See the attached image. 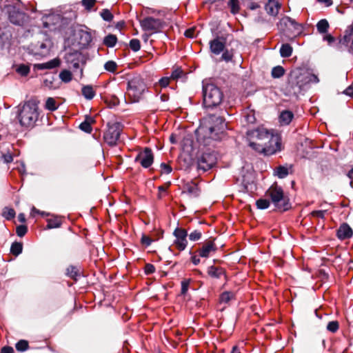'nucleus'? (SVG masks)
I'll list each match as a JSON object with an SVG mask.
<instances>
[{"label": "nucleus", "instance_id": "obj_14", "mask_svg": "<svg viewBox=\"0 0 353 353\" xmlns=\"http://www.w3.org/2000/svg\"><path fill=\"white\" fill-rule=\"evenodd\" d=\"M173 234L176 237L174 244L176 245L178 249H179L180 250H185L188 243L187 231L184 229L177 228L175 229Z\"/></svg>", "mask_w": 353, "mask_h": 353}, {"label": "nucleus", "instance_id": "obj_8", "mask_svg": "<svg viewBox=\"0 0 353 353\" xmlns=\"http://www.w3.org/2000/svg\"><path fill=\"white\" fill-rule=\"evenodd\" d=\"M279 29L288 38H293L302 31V26L289 17H284L277 24Z\"/></svg>", "mask_w": 353, "mask_h": 353}, {"label": "nucleus", "instance_id": "obj_46", "mask_svg": "<svg viewBox=\"0 0 353 353\" xmlns=\"http://www.w3.org/2000/svg\"><path fill=\"white\" fill-rule=\"evenodd\" d=\"M201 232L199 230H194L189 234V239L192 241H196L201 239Z\"/></svg>", "mask_w": 353, "mask_h": 353}, {"label": "nucleus", "instance_id": "obj_35", "mask_svg": "<svg viewBox=\"0 0 353 353\" xmlns=\"http://www.w3.org/2000/svg\"><path fill=\"white\" fill-rule=\"evenodd\" d=\"M228 6L230 8V11L233 14H235L239 11V0H230L228 2Z\"/></svg>", "mask_w": 353, "mask_h": 353}, {"label": "nucleus", "instance_id": "obj_41", "mask_svg": "<svg viewBox=\"0 0 353 353\" xmlns=\"http://www.w3.org/2000/svg\"><path fill=\"white\" fill-rule=\"evenodd\" d=\"M46 108L50 111H54L57 108L55 100L53 98L49 97L47 99Z\"/></svg>", "mask_w": 353, "mask_h": 353}, {"label": "nucleus", "instance_id": "obj_12", "mask_svg": "<svg viewBox=\"0 0 353 353\" xmlns=\"http://www.w3.org/2000/svg\"><path fill=\"white\" fill-rule=\"evenodd\" d=\"M144 168H148L154 162V155L150 148H145L140 152L134 159Z\"/></svg>", "mask_w": 353, "mask_h": 353}, {"label": "nucleus", "instance_id": "obj_33", "mask_svg": "<svg viewBox=\"0 0 353 353\" xmlns=\"http://www.w3.org/2000/svg\"><path fill=\"white\" fill-rule=\"evenodd\" d=\"M60 79L64 83H69L72 80V73L68 70H63L59 73Z\"/></svg>", "mask_w": 353, "mask_h": 353}, {"label": "nucleus", "instance_id": "obj_53", "mask_svg": "<svg viewBox=\"0 0 353 353\" xmlns=\"http://www.w3.org/2000/svg\"><path fill=\"white\" fill-rule=\"evenodd\" d=\"M170 79V77H163L159 80V83L161 87L165 88L169 85Z\"/></svg>", "mask_w": 353, "mask_h": 353}, {"label": "nucleus", "instance_id": "obj_59", "mask_svg": "<svg viewBox=\"0 0 353 353\" xmlns=\"http://www.w3.org/2000/svg\"><path fill=\"white\" fill-rule=\"evenodd\" d=\"M184 34H185V36L186 37L194 38L195 37L194 29V28H190V29L185 30Z\"/></svg>", "mask_w": 353, "mask_h": 353}, {"label": "nucleus", "instance_id": "obj_56", "mask_svg": "<svg viewBox=\"0 0 353 353\" xmlns=\"http://www.w3.org/2000/svg\"><path fill=\"white\" fill-rule=\"evenodd\" d=\"M221 58L223 60L228 62L232 60V55L228 51H225L222 54Z\"/></svg>", "mask_w": 353, "mask_h": 353}, {"label": "nucleus", "instance_id": "obj_25", "mask_svg": "<svg viewBox=\"0 0 353 353\" xmlns=\"http://www.w3.org/2000/svg\"><path fill=\"white\" fill-rule=\"evenodd\" d=\"M81 92L83 96L88 100L92 99L95 96V92L90 85L83 86Z\"/></svg>", "mask_w": 353, "mask_h": 353}, {"label": "nucleus", "instance_id": "obj_4", "mask_svg": "<svg viewBox=\"0 0 353 353\" xmlns=\"http://www.w3.org/2000/svg\"><path fill=\"white\" fill-rule=\"evenodd\" d=\"M17 117L21 126L28 128L34 126L38 119V106L34 101H26L18 107Z\"/></svg>", "mask_w": 353, "mask_h": 353}, {"label": "nucleus", "instance_id": "obj_11", "mask_svg": "<svg viewBox=\"0 0 353 353\" xmlns=\"http://www.w3.org/2000/svg\"><path fill=\"white\" fill-rule=\"evenodd\" d=\"M142 29L150 32L151 34L159 32L164 26V23L159 19L152 17L144 18L140 21Z\"/></svg>", "mask_w": 353, "mask_h": 353}, {"label": "nucleus", "instance_id": "obj_27", "mask_svg": "<svg viewBox=\"0 0 353 353\" xmlns=\"http://www.w3.org/2000/svg\"><path fill=\"white\" fill-rule=\"evenodd\" d=\"M292 48L288 43L283 44L280 49V54L282 57L286 58L292 55Z\"/></svg>", "mask_w": 353, "mask_h": 353}, {"label": "nucleus", "instance_id": "obj_37", "mask_svg": "<svg viewBox=\"0 0 353 353\" xmlns=\"http://www.w3.org/2000/svg\"><path fill=\"white\" fill-rule=\"evenodd\" d=\"M256 205L260 210H265L270 206V201L266 199H260L256 201Z\"/></svg>", "mask_w": 353, "mask_h": 353}, {"label": "nucleus", "instance_id": "obj_60", "mask_svg": "<svg viewBox=\"0 0 353 353\" xmlns=\"http://www.w3.org/2000/svg\"><path fill=\"white\" fill-rule=\"evenodd\" d=\"M13 352H14L13 348L10 346H5L1 350V353H13Z\"/></svg>", "mask_w": 353, "mask_h": 353}, {"label": "nucleus", "instance_id": "obj_38", "mask_svg": "<svg viewBox=\"0 0 353 353\" xmlns=\"http://www.w3.org/2000/svg\"><path fill=\"white\" fill-rule=\"evenodd\" d=\"M234 297L233 293L231 292H224L221 294L220 296V302L221 303H228L232 298Z\"/></svg>", "mask_w": 353, "mask_h": 353}, {"label": "nucleus", "instance_id": "obj_51", "mask_svg": "<svg viewBox=\"0 0 353 353\" xmlns=\"http://www.w3.org/2000/svg\"><path fill=\"white\" fill-rule=\"evenodd\" d=\"M95 2H96V0H82L81 1L82 5L88 10H90V9L94 5Z\"/></svg>", "mask_w": 353, "mask_h": 353}, {"label": "nucleus", "instance_id": "obj_54", "mask_svg": "<svg viewBox=\"0 0 353 353\" xmlns=\"http://www.w3.org/2000/svg\"><path fill=\"white\" fill-rule=\"evenodd\" d=\"M154 271H155V268L153 265L150 264V263L145 265V272L146 274H152L153 272H154Z\"/></svg>", "mask_w": 353, "mask_h": 353}, {"label": "nucleus", "instance_id": "obj_45", "mask_svg": "<svg viewBox=\"0 0 353 353\" xmlns=\"http://www.w3.org/2000/svg\"><path fill=\"white\" fill-rule=\"evenodd\" d=\"M101 16L106 21H110L113 19V15L108 9H103L101 12Z\"/></svg>", "mask_w": 353, "mask_h": 353}, {"label": "nucleus", "instance_id": "obj_31", "mask_svg": "<svg viewBox=\"0 0 353 353\" xmlns=\"http://www.w3.org/2000/svg\"><path fill=\"white\" fill-rule=\"evenodd\" d=\"M61 225V221L59 217H54L52 219H49L48 220V225L47 228L48 229L57 228H59Z\"/></svg>", "mask_w": 353, "mask_h": 353}, {"label": "nucleus", "instance_id": "obj_20", "mask_svg": "<svg viewBox=\"0 0 353 353\" xmlns=\"http://www.w3.org/2000/svg\"><path fill=\"white\" fill-rule=\"evenodd\" d=\"M353 234L352 228L346 223L342 224L337 231V236L340 239L350 238Z\"/></svg>", "mask_w": 353, "mask_h": 353}, {"label": "nucleus", "instance_id": "obj_36", "mask_svg": "<svg viewBox=\"0 0 353 353\" xmlns=\"http://www.w3.org/2000/svg\"><path fill=\"white\" fill-rule=\"evenodd\" d=\"M15 347L19 352H24L29 347L28 342L26 340H20L16 343Z\"/></svg>", "mask_w": 353, "mask_h": 353}, {"label": "nucleus", "instance_id": "obj_10", "mask_svg": "<svg viewBox=\"0 0 353 353\" xmlns=\"http://www.w3.org/2000/svg\"><path fill=\"white\" fill-rule=\"evenodd\" d=\"M121 131L122 128L119 123H108V130L103 135L105 141L110 145H115L119 139Z\"/></svg>", "mask_w": 353, "mask_h": 353}, {"label": "nucleus", "instance_id": "obj_58", "mask_svg": "<svg viewBox=\"0 0 353 353\" xmlns=\"http://www.w3.org/2000/svg\"><path fill=\"white\" fill-rule=\"evenodd\" d=\"M141 243L145 246H149L152 243V239L147 236L143 235L141 238Z\"/></svg>", "mask_w": 353, "mask_h": 353}, {"label": "nucleus", "instance_id": "obj_48", "mask_svg": "<svg viewBox=\"0 0 353 353\" xmlns=\"http://www.w3.org/2000/svg\"><path fill=\"white\" fill-rule=\"evenodd\" d=\"M327 210H314L310 213V214L312 216H314V217L324 219L325 214L327 212Z\"/></svg>", "mask_w": 353, "mask_h": 353}, {"label": "nucleus", "instance_id": "obj_52", "mask_svg": "<svg viewBox=\"0 0 353 353\" xmlns=\"http://www.w3.org/2000/svg\"><path fill=\"white\" fill-rule=\"evenodd\" d=\"M160 166L162 173L170 174L172 170V168L166 163H162Z\"/></svg>", "mask_w": 353, "mask_h": 353}, {"label": "nucleus", "instance_id": "obj_50", "mask_svg": "<svg viewBox=\"0 0 353 353\" xmlns=\"http://www.w3.org/2000/svg\"><path fill=\"white\" fill-rule=\"evenodd\" d=\"M79 128L85 132H87V133H90L92 130V128L91 127V125H90L89 123H87V122H82L80 125H79Z\"/></svg>", "mask_w": 353, "mask_h": 353}, {"label": "nucleus", "instance_id": "obj_22", "mask_svg": "<svg viewBox=\"0 0 353 353\" xmlns=\"http://www.w3.org/2000/svg\"><path fill=\"white\" fill-rule=\"evenodd\" d=\"M280 5L278 2L270 0L265 5L267 12L272 16H276L279 12Z\"/></svg>", "mask_w": 353, "mask_h": 353}, {"label": "nucleus", "instance_id": "obj_39", "mask_svg": "<svg viewBox=\"0 0 353 353\" xmlns=\"http://www.w3.org/2000/svg\"><path fill=\"white\" fill-rule=\"evenodd\" d=\"M104 68L108 72H114L117 68V64L114 61H108L104 64Z\"/></svg>", "mask_w": 353, "mask_h": 353}, {"label": "nucleus", "instance_id": "obj_26", "mask_svg": "<svg viewBox=\"0 0 353 353\" xmlns=\"http://www.w3.org/2000/svg\"><path fill=\"white\" fill-rule=\"evenodd\" d=\"M274 174L279 179H283L288 175L289 169L287 166L280 165L274 169Z\"/></svg>", "mask_w": 353, "mask_h": 353}, {"label": "nucleus", "instance_id": "obj_7", "mask_svg": "<svg viewBox=\"0 0 353 353\" xmlns=\"http://www.w3.org/2000/svg\"><path fill=\"white\" fill-rule=\"evenodd\" d=\"M266 194L271 199L274 207L280 211H286L290 208L289 199L284 195L283 189L276 185H272L267 191Z\"/></svg>", "mask_w": 353, "mask_h": 353}, {"label": "nucleus", "instance_id": "obj_13", "mask_svg": "<svg viewBox=\"0 0 353 353\" xmlns=\"http://www.w3.org/2000/svg\"><path fill=\"white\" fill-rule=\"evenodd\" d=\"M8 12L9 19L13 24L21 26L26 20V14L20 11L15 6H9L8 7Z\"/></svg>", "mask_w": 353, "mask_h": 353}, {"label": "nucleus", "instance_id": "obj_64", "mask_svg": "<svg viewBox=\"0 0 353 353\" xmlns=\"http://www.w3.org/2000/svg\"><path fill=\"white\" fill-rule=\"evenodd\" d=\"M40 210H37L36 208L32 207L31 210V216H34L36 214H39Z\"/></svg>", "mask_w": 353, "mask_h": 353}, {"label": "nucleus", "instance_id": "obj_29", "mask_svg": "<svg viewBox=\"0 0 353 353\" xmlns=\"http://www.w3.org/2000/svg\"><path fill=\"white\" fill-rule=\"evenodd\" d=\"M23 250V244L20 242H14L10 248V252L15 255H19Z\"/></svg>", "mask_w": 353, "mask_h": 353}, {"label": "nucleus", "instance_id": "obj_15", "mask_svg": "<svg viewBox=\"0 0 353 353\" xmlns=\"http://www.w3.org/2000/svg\"><path fill=\"white\" fill-rule=\"evenodd\" d=\"M43 27L53 30L56 28V25L60 21V16L58 14L45 15L41 19Z\"/></svg>", "mask_w": 353, "mask_h": 353}, {"label": "nucleus", "instance_id": "obj_30", "mask_svg": "<svg viewBox=\"0 0 353 353\" xmlns=\"http://www.w3.org/2000/svg\"><path fill=\"white\" fill-rule=\"evenodd\" d=\"M15 211L13 208L5 207L2 211V216L7 220H10L15 216Z\"/></svg>", "mask_w": 353, "mask_h": 353}, {"label": "nucleus", "instance_id": "obj_19", "mask_svg": "<svg viewBox=\"0 0 353 353\" xmlns=\"http://www.w3.org/2000/svg\"><path fill=\"white\" fill-rule=\"evenodd\" d=\"M216 250L215 244L212 241H208L199 250V255L201 257L208 258L212 252H215Z\"/></svg>", "mask_w": 353, "mask_h": 353}, {"label": "nucleus", "instance_id": "obj_18", "mask_svg": "<svg viewBox=\"0 0 353 353\" xmlns=\"http://www.w3.org/2000/svg\"><path fill=\"white\" fill-rule=\"evenodd\" d=\"M225 42L221 38H216L210 41V51L214 54H219L223 51Z\"/></svg>", "mask_w": 353, "mask_h": 353}, {"label": "nucleus", "instance_id": "obj_61", "mask_svg": "<svg viewBox=\"0 0 353 353\" xmlns=\"http://www.w3.org/2000/svg\"><path fill=\"white\" fill-rule=\"evenodd\" d=\"M343 92L346 95H348V96H350V97H353V86H349L347 88H346L344 90Z\"/></svg>", "mask_w": 353, "mask_h": 353}, {"label": "nucleus", "instance_id": "obj_9", "mask_svg": "<svg viewBox=\"0 0 353 353\" xmlns=\"http://www.w3.org/2000/svg\"><path fill=\"white\" fill-rule=\"evenodd\" d=\"M216 153L211 148H208L197 157V168L203 172H206L216 165Z\"/></svg>", "mask_w": 353, "mask_h": 353}, {"label": "nucleus", "instance_id": "obj_3", "mask_svg": "<svg viewBox=\"0 0 353 353\" xmlns=\"http://www.w3.org/2000/svg\"><path fill=\"white\" fill-rule=\"evenodd\" d=\"M319 81L318 77L309 71L294 70L290 73L286 89L289 94L297 95L308 84L312 83H317Z\"/></svg>", "mask_w": 353, "mask_h": 353}, {"label": "nucleus", "instance_id": "obj_6", "mask_svg": "<svg viewBox=\"0 0 353 353\" xmlns=\"http://www.w3.org/2000/svg\"><path fill=\"white\" fill-rule=\"evenodd\" d=\"M146 90V84L140 76L128 80L126 95L131 103L139 102Z\"/></svg>", "mask_w": 353, "mask_h": 353}, {"label": "nucleus", "instance_id": "obj_57", "mask_svg": "<svg viewBox=\"0 0 353 353\" xmlns=\"http://www.w3.org/2000/svg\"><path fill=\"white\" fill-rule=\"evenodd\" d=\"M189 281H183L181 282V293L185 294L188 290Z\"/></svg>", "mask_w": 353, "mask_h": 353}, {"label": "nucleus", "instance_id": "obj_40", "mask_svg": "<svg viewBox=\"0 0 353 353\" xmlns=\"http://www.w3.org/2000/svg\"><path fill=\"white\" fill-rule=\"evenodd\" d=\"M67 275L70 277L77 279V276H79V270L74 266H70L67 268Z\"/></svg>", "mask_w": 353, "mask_h": 353}, {"label": "nucleus", "instance_id": "obj_24", "mask_svg": "<svg viewBox=\"0 0 353 353\" xmlns=\"http://www.w3.org/2000/svg\"><path fill=\"white\" fill-rule=\"evenodd\" d=\"M294 114L291 111L284 110L281 112L279 120L282 125H288L293 119Z\"/></svg>", "mask_w": 353, "mask_h": 353}, {"label": "nucleus", "instance_id": "obj_49", "mask_svg": "<svg viewBox=\"0 0 353 353\" xmlns=\"http://www.w3.org/2000/svg\"><path fill=\"white\" fill-rule=\"evenodd\" d=\"M27 230V227L21 225L17 227L16 232L19 236L22 237L26 234Z\"/></svg>", "mask_w": 353, "mask_h": 353}, {"label": "nucleus", "instance_id": "obj_62", "mask_svg": "<svg viewBox=\"0 0 353 353\" xmlns=\"http://www.w3.org/2000/svg\"><path fill=\"white\" fill-rule=\"evenodd\" d=\"M323 39H324L325 41H327V43H328V44H330V45L332 42H334V40H335V39H334V37H332V35H330V34L325 35V36L324 37Z\"/></svg>", "mask_w": 353, "mask_h": 353}, {"label": "nucleus", "instance_id": "obj_23", "mask_svg": "<svg viewBox=\"0 0 353 353\" xmlns=\"http://www.w3.org/2000/svg\"><path fill=\"white\" fill-rule=\"evenodd\" d=\"M208 273L211 277L219 279L225 274V271L223 268L212 265L208 268Z\"/></svg>", "mask_w": 353, "mask_h": 353}, {"label": "nucleus", "instance_id": "obj_17", "mask_svg": "<svg viewBox=\"0 0 353 353\" xmlns=\"http://www.w3.org/2000/svg\"><path fill=\"white\" fill-rule=\"evenodd\" d=\"M32 53L35 55H39L41 57L46 56L50 50L49 41H47L46 43L39 42L35 45H32Z\"/></svg>", "mask_w": 353, "mask_h": 353}, {"label": "nucleus", "instance_id": "obj_5", "mask_svg": "<svg viewBox=\"0 0 353 353\" xmlns=\"http://www.w3.org/2000/svg\"><path fill=\"white\" fill-rule=\"evenodd\" d=\"M203 105L206 108H213L219 105L223 99L221 90L213 83L203 85Z\"/></svg>", "mask_w": 353, "mask_h": 353}, {"label": "nucleus", "instance_id": "obj_2", "mask_svg": "<svg viewBox=\"0 0 353 353\" xmlns=\"http://www.w3.org/2000/svg\"><path fill=\"white\" fill-rule=\"evenodd\" d=\"M225 128V121L221 117L210 115L198 128L197 140L203 146L212 145L215 141L221 139V134Z\"/></svg>", "mask_w": 353, "mask_h": 353}, {"label": "nucleus", "instance_id": "obj_21", "mask_svg": "<svg viewBox=\"0 0 353 353\" xmlns=\"http://www.w3.org/2000/svg\"><path fill=\"white\" fill-rule=\"evenodd\" d=\"M60 64V60L57 58L53 59L46 63H38L34 65V68L38 70L53 69L58 67Z\"/></svg>", "mask_w": 353, "mask_h": 353}, {"label": "nucleus", "instance_id": "obj_44", "mask_svg": "<svg viewBox=\"0 0 353 353\" xmlns=\"http://www.w3.org/2000/svg\"><path fill=\"white\" fill-rule=\"evenodd\" d=\"M130 47L134 52H137L140 50L141 45L139 39H133L130 41Z\"/></svg>", "mask_w": 353, "mask_h": 353}, {"label": "nucleus", "instance_id": "obj_32", "mask_svg": "<svg viewBox=\"0 0 353 353\" xmlns=\"http://www.w3.org/2000/svg\"><path fill=\"white\" fill-rule=\"evenodd\" d=\"M316 28L320 33H325L329 28V23L326 19H321L316 24Z\"/></svg>", "mask_w": 353, "mask_h": 353}, {"label": "nucleus", "instance_id": "obj_43", "mask_svg": "<svg viewBox=\"0 0 353 353\" xmlns=\"http://www.w3.org/2000/svg\"><path fill=\"white\" fill-rule=\"evenodd\" d=\"M17 72L21 76H26L30 72V68L26 65H20L17 68Z\"/></svg>", "mask_w": 353, "mask_h": 353}, {"label": "nucleus", "instance_id": "obj_42", "mask_svg": "<svg viewBox=\"0 0 353 353\" xmlns=\"http://www.w3.org/2000/svg\"><path fill=\"white\" fill-rule=\"evenodd\" d=\"M339 323L336 321H332L327 325V330L332 333L336 332L339 330Z\"/></svg>", "mask_w": 353, "mask_h": 353}, {"label": "nucleus", "instance_id": "obj_1", "mask_svg": "<svg viewBox=\"0 0 353 353\" xmlns=\"http://www.w3.org/2000/svg\"><path fill=\"white\" fill-rule=\"evenodd\" d=\"M250 139H256V141H250L249 145L255 151L265 155H272L281 150L280 139L265 128H257L248 132Z\"/></svg>", "mask_w": 353, "mask_h": 353}, {"label": "nucleus", "instance_id": "obj_28", "mask_svg": "<svg viewBox=\"0 0 353 353\" xmlns=\"http://www.w3.org/2000/svg\"><path fill=\"white\" fill-rule=\"evenodd\" d=\"M117 41V38L114 34H110L107 35L103 39V43L109 48H112L115 46Z\"/></svg>", "mask_w": 353, "mask_h": 353}, {"label": "nucleus", "instance_id": "obj_16", "mask_svg": "<svg viewBox=\"0 0 353 353\" xmlns=\"http://www.w3.org/2000/svg\"><path fill=\"white\" fill-rule=\"evenodd\" d=\"M200 192L201 190L196 183L193 182H188L185 184L182 194H188L190 197L196 198L199 196Z\"/></svg>", "mask_w": 353, "mask_h": 353}, {"label": "nucleus", "instance_id": "obj_55", "mask_svg": "<svg viewBox=\"0 0 353 353\" xmlns=\"http://www.w3.org/2000/svg\"><path fill=\"white\" fill-rule=\"evenodd\" d=\"M1 157L6 163H10L13 160V157H12V154L10 153L3 154H2Z\"/></svg>", "mask_w": 353, "mask_h": 353}, {"label": "nucleus", "instance_id": "obj_34", "mask_svg": "<svg viewBox=\"0 0 353 353\" xmlns=\"http://www.w3.org/2000/svg\"><path fill=\"white\" fill-rule=\"evenodd\" d=\"M271 73L272 77L280 78L284 74L285 70L282 66L278 65L272 68Z\"/></svg>", "mask_w": 353, "mask_h": 353}, {"label": "nucleus", "instance_id": "obj_63", "mask_svg": "<svg viewBox=\"0 0 353 353\" xmlns=\"http://www.w3.org/2000/svg\"><path fill=\"white\" fill-rule=\"evenodd\" d=\"M43 85L48 88H52V81L51 80H48V79H45L44 81H43Z\"/></svg>", "mask_w": 353, "mask_h": 353}, {"label": "nucleus", "instance_id": "obj_47", "mask_svg": "<svg viewBox=\"0 0 353 353\" xmlns=\"http://www.w3.org/2000/svg\"><path fill=\"white\" fill-rule=\"evenodd\" d=\"M182 74H183V70H181V68H176V69H174L172 71L171 76L170 77L172 79L176 80L179 78L181 77Z\"/></svg>", "mask_w": 353, "mask_h": 353}]
</instances>
